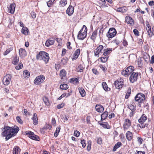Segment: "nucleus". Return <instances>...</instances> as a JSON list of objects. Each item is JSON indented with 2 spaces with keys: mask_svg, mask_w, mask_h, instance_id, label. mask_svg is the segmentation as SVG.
Wrapping results in <instances>:
<instances>
[{
  "mask_svg": "<svg viewBox=\"0 0 154 154\" xmlns=\"http://www.w3.org/2000/svg\"><path fill=\"white\" fill-rule=\"evenodd\" d=\"M19 130V128L17 127L15 128H14L9 126H4L2 135L3 137H5V140L7 141L12 137L15 136Z\"/></svg>",
  "mask_w": 154,
  "mask_h": 154,
  "instance_id": "f257e3e1",
  "label": "nucleus"
},
{
  "mask_svg": "<svg viewBox=\"0 0 154 154\" xmlns=\"http://www.w3.org/2000/svg\"><path fill=\"white\" fill-rule=\"evenodd\" d=\"M36 58L37 60H43L45 64L47 63L49 61V57L48 54L44 51H40L37 54Z\"/></svg>",
  "mask_w": 154,
  "mask_h": 154,
  "instance_id": "f03ea898",
  "label": "nucleus"
},
{
  "mask_svg": "<svg viewBox=\"0 0 154 154\" xmlns=\"http://www.w3.org/2000/svg\"><path fill=\"white\" fill-rule=\"evenodd\" d=\"M87 29L85 25L83 26V28L79 32L77 38L79 39L83 40L86 36Z\"/></svg>",
  "mask_w": 154,
  "mask_h": 154,
  "instance_id": "7ed1b4c3",
  "label": "nucleus"
},
{
  "mask_svg": "<svg viewBox=\"0 0 154 154\" xmlns=\"http://www.w3.org/2000/svg\"><path fill=\"white\" fill-rule=\"evenodd\" d=\"M147 117L144 114H143L138 120V122L140 124H139V127L141 128H144L148 126V124L147 123H144L146 120L147 119Z\"/></svg>",
  "mask_w": 154,
  "mask_h": 154,
  "instance_id": "20e7f679",
  "label": "nucleus"
},
{
  "mask_svg": "<svg viewBox=\"0 0 154 154\" xmlns=\"http://www.w3.org/2000/svg\"><path fill=\"white\" fill-rule=\"evenodd\" d=\"M134 67L132 66H130L126 68L125 70H122V74L125 77H127L133 73L134 71Z\"/></svg>",
  "mask_w": 154,
  "mask_h": 154,
  "instance_id": "39448f33",
  "label": "nucleus"
},
{
  "mask_svg": "<svg viewBox=\"0 0 154 154\" xmlns=\"http://www.w3.org/2000/svg\"><path fill=\"white\" fill-rule=\"evenodd\" d=\"M146 99L145 95L141 93H138L135 97V100L139 103H144Z\"/></svg>",
  "mask_w": 154,
  "mask_h": 154,
  "instance_id": "423d86ee",
  "label": "nucleus"
},
{
  "mask_svg": "<svg viewBox=\"0 0 154 154\" xmlns=\"http://www.w3.org/2000/svg\"><path fill=\"white\" fill-rule=\"evenodd\" d=\"M45 79V77L43 75L37 76L34 81V83L36 85L42 83Z\"/></svg>",
  "mask_w": 154,
  "mask_h": 154,
  "instance_id": "0eeeda50",
  "label": "nucleus"
},
{
  "mask_svg": "<svg viewBox=\"0 0 154 154\" xmlns=\"http://www.w3.org/2000/svg\"><path fill=\"white\" fill-rule=\"evenodd\" d=\"M103 46L102 45H99L94 51V56L95 57H99L100 54L103 53L104 50H103Z\"/></svg>",
  "mask_w": 154,
  "mask_h": 154,
  "instance_id": "6e6552de",
  "label": "nucleus"
},
{
  "mask_svg": "<svg viewBox=\"0 0 154 154\" xmlns=\"http://www.w3.org/2000/svg\"><path fill=\"white\" fill-rule=\"evenodd\" d=\"M12 76L11 75L8 74L5 76L3 80V82L5 85H8L11 80Z\"/></svg>",
  "mask_w": 154,
  "mask_h": 154,
  "instance_id": "1a4fd4ad",
  "label": "nucleus"
},
{
  "mask_svg": "<svg viewBox=\"0 0 154 154\" xmlns=\"http://www.w3.org/2000/svg\"><path fill=\"white\" fill-rule=\"evenodd\" d=\"M116 34V31L114 28H111L109 29L108 32L107 36L109 38H112L115 36Z\"/></svg>",
  "mask_w": 154,
  "mask_h": 154,
  "instance_id": "9d476101",
  "label": "nucleus"
},
{
  "mask_svg": "<svg viewBox=\"0 0 154 154\" xmlns=\"http://www.w3.org/2000/svg\"><path fill=\"white\" fill-rule=\"evenodd\" d=\"M123 79H118L117 81H116L115 82L114 85H115L116 88L120 89L123 87Z\"/></svg>",
  "mask_w": 154,
  "mask_h": 154,
  "instance_id": "9b49d317",
  "label": "nucleus"
},
{
  "mask_svg": "<svg viewBox=\"0 0 154 154\" xmlns=\"http://www.w3.org/2000/svg\"><path fill=\"white\" fill-rule=\"evenodd\" d=\"M131 125V122L130 120L126 119L124 120V122L123 125L124 130L126 131L129 128Z\"/></svg>",
  "mask_w": 154,
  "mask_h": 154,
  "instance_id": "f8f14e48",
  "label": "nucleus"
},
{
  "mask_svg": "<svg viewBox=\"0 0 154 154\" xmlns=\"http://www.w3.org/2000/svg\"><path fill=\"white\" fill-rule=\"evenodd\" d=\"M26 135H29V137L31 139L36 140H38L39 137L34 134V133L31 131H28L25 132Z\"/></svg>",
  "mask_w": 154,
  "mask_h": 154,
  "instance_id": "ddd939ff",
  "label": "nucleus"
},
{
  "mask_svg": "<svg viewBox=\"0 0 154 154\" xmlns=\"http://www.w3.org/2000/svg\"><path fill=\"white\" fill-rule=\"evenodd\" d=\"M138 76V73L133 72L132 73L130 77L129 80L130 82L132 83H133L137 81Z\"/></svg>",
  "mask_w": 154,
  "mask_h": 154,
  "instance_id": "4468645a",
  "label": "nucleus"
},
{
  "mask_svg": "<svg viewBox=\"0 0 154 154\" xmlns=\"http://www.w3.org/2000/svg\"><path fill=\"white\" fill-rule=\"evenodd\" d=\"M74 7L71 5H70L67 8L66 13L69 16H71L73 13L74 11Z\"/></svg>",
  "mask_w": 154,
  "mask_h": 154,
  "instance_id": "2eb2a0df",
  "label": "nucleus"
},
{
  "mask_svg": "<svg viewBox=\"0 0 154 154\" xmlns=\"http://www.w3.org/2000/svg\"><path fill=\"white\" fill-rule=\"evenodd\" d=\"M81 50L80 48L76 50L73 56L72 57V60H75L78 58L80 55Z\"/></svg>",
  "mask_w": 154,
  "mask_h": 154,
  "instance_id": "dca6fc26",
  "label": "nucleus"
},
{
  "mask_svg": "<svg viewBox=\"0 0 154 154\" xmlns=\"http://www.w3.org/2000/svg\"><path fill=\"white\" fill-rule=\"evenodd\" d=\"M20 56L21 58H24L27 55L26 50L23 48H20L19 51Z\"/></svg>",
  "mask_w": 154,
  "mask_h": 154,
  "instance_id": "f3484780",
  "label": "nucleus"
},
{
  "mask_svg": "<svg viewBox=\"0 0 154 154\" xmlns=\"http://www.w3.org/2000/svg\"><path fill=\"white\" fill-rule=\"evenodd\" d=\"M15 6V4L14 3H13L11 4L8 8V10L11 14H13L14 13Z\"/></svg>",
  "mask_w": 154,
  "mask_h": 154,
  "instance_id": "a211bd4d",
  "label": "nucleus"
},
{
  "mask_svg": "<svg viewBox=\"0 0 154 154\" xmlns=\"http://www.w3.org/2000/svg\"><path fill=\"white\" fill-rule=\"evenodd\" d=\"M126 136L128 140L130 141L131 140L133 137L132 133L129 131H128L126 134Z\"/></svg>",
  "mask_w": 154,
  "mask_h": 154,
  "instance_id": "6ab92c4d",
  "label": "nucleus"
},
{
  "mask_svg": "<svg viewBox=\"0 0 154 154\" xmlns=\"http://www.w3.org/2000/svg\"><path fill=\"white\" fill-rule=\"evenodd\" d=\"M33 121V123L34 125H36L38 124V122L36 114L34 113L33 114V117L32 118Z\"/></svg>",
  "mask_w": 154,
  "mask_h": 154,
  "instance_id": "aec40b11",
  "label": "nucleus"
},
{
  "mask_svg": "<svg viewBox=\"0 0 154 154\" xmlns=\"http://www.w3.org/2000/svg\"><path fill=\"white\" fill-rule=\"evenodd\" d=\"M95 109L97 112H102L104 110L103 107L100 105H96L95 106Z\"/></svg>",
  "mask_w": 154,
  "mask_h": 154,
  "instance_id": "412c9836",
  "label": "nucleus"
},
{
  "mask_svg": "<svg viewBox=\"0 0 154 154\" xmlns=\"http://www.w3.org/2000/svg\"><path fill=\"white\" fill-rule=\"evenodd\" d=\"M125 21L128 24L133 25L134 24L133 19L130 17H125Z\"/></svg>",
  "mask_w": 154,
  "mask_h": 154,
  "instance_id": "4be33fe9",
  "label": "nucleus"
},
{
  "mask_svg": "<svg viewBox=\"0 0 154 154\" xmlns=\"http://www.w3.org/2000/svg\"><path fill=\"white\" fill-rule=\"evenodd\" d=\"M20 149L18 146H15L13 150V154H19Z\"/></svg>",
  "mask_w": 154,
  "mask_h": 154,
  "instance_id": "5701e85b",
  "label": "nucleus"
},
{
  "mask_svg": "<svg viewBox=\"0 0 154 154\" xmlns=\"http://www.w3.org/2000/svg\"><path fill=\"white\" fill-rule=\"evenodd\" d=\"M112 51V48H108L106 50H104L103 55L104 56H107Z\"/></svg>",
  "mask_w": 154,
  "mask_h": 154,
  "instance_id": "b1692460",
  "label": "nucleus"
},
{
  "mask_svg": "<svg viewBox=\"0 0 154 154\" xmlns=\"http://www.w3.org/2000/svg\"><path fill=\"white\" fill-rule=\"evenodd\" d=\"M66 72L64 69H62L60 72V75L62 79H63L66 75Z\"/></svg>",
  "mask_w": 154,
  "mask_h": 154,
  "instance_id": "393cba45",
  "label": "nucleus"
},
{
  "mask_svg": "<svg viewBox=\"0 0 154 154\" xmlns=\"http://www.w3.org/2000/svg\"><path fill=\"white\" fill-rule=\"evenodd\" d=\"M54 41L53 40H47L45 44V45L47 47H49L51 45H52L54 44Z\"/></svg>",
  "mask_w": 154,
  "mask_h": 154,
  "instance_id": "a878e982",
  "label": "nucleus"
},
{
  "mask_svg": "<svg viewBox=\"0 0 154 154\" xmlns=\"http://www.w3.org/2000/svg\"><path fill=\"white\" fill-rule=\"evenodd\" d=\"M122 146V143L120 142H118L116 143L113 148V151H116L117 149L119 147Z\"/></svg>",
  "mask_w": 154,
  "mask_h": 154,
  "instance_id": "bb28decb",
  "label": "nucleus"
},
{
  "mask_svg": "<svg viewBox=\"0 0 154 154\" xmlns=\"http://www.w3.org/2000/svg\"><path fill=\"white\" fill-rule=\"evenodd\" d=\"M43 100L46 105L47 106H49V101L47 97H44L43 98Z\"/></svg>",
  "mask_w": 154,
  "mask_h": 154,
  "instance_id": "cd10ccee",
  "label": "nucleus"
},
{
  "mask_svg": "<svg viewBox=\"0 0 154 154\" xmlns=\"http://www.w3.org/2000/svg\"><path fill=\"white\" fill-rule=\"evenodd\" d=\"M108 115V113L105 111L101 115V120H103L106 119Z\"/></svg>",
  "mask_w": 154,
  "mask_h": 154,
  "instance_id": "c85d7f7f",
  "label": "nucleus"
},
{
  "mask_svg": "<svg viewBox=\"0 0 154 154\" xmlns=\"http://www.w3.org/2000/svg\"><path fill=\"white\" fill-rule=\"evenodd\" d=\"M19 61V57L17 56L14 57L12 60V63L14 65L17 64Z\"/></svg>",
  "mask_w": 154,
  "mask_h": 154,
  "instance_id": "c756f323",
  "label": "nucleus"
},
{
  "mask_svg": "<svg viewBox=\"0 0 154 154\" xmlns=\"http://www.w3.org/2000/svg\"><path fill=\"white\" fill-rule=\"evenodd\" d=\"M79 92L82 97H84L85 95V92L84 90L82 88H79Z\"/></svg>",
  "mask_w": 154,
  "mask_h": 154,
  "instance_id": "7c9ffc66",
  "label": "nucleus"
},
{
  "mask_svg": "<svg viewBox=\"0 0 154 154\" xmlns=\"http://www.w3.org/2000/svg\"><path fill=\"white\" fill-rule=\"evenodd\" d=\"M60 87V89L63 90H66L69 88L68 85L66 84L61 85Z\"/></svg>",
  "mask_w": 154,
  "mask_h": 154,
  "instance_id": "2f4dec72",
  "label": "nucleus"
},
{
  "mask_svg": "<svg viewBox=\"0 0 154 154\" xmlns=\"http://www.w3.org/2000/svg\"><path fill=\"white\" fill-rule=\"evenodd\" d=\"M21 32L24 35H27L28 32V29L26 27H23L21 30Z\"/></svg>",
  "mask_w": 154,
  "mask_h": 154,
  "instance_id": "473e14b6",
  "label": "nucleus"
},
{
  "mask_svg": "<svg viewBox=\"0 0 154 154\" xmlns=\"http://www.w3.org/2000/svg\"><path fill=\"white\" fill-rule=\"evenodd\" d=\"M102 85L103 88L105 91H108L109 89V88L108 87V86L105 82H102Z\"/></svg>",
  "mask_w": 154,
  "mask_h": 154,
  "instance_id": "72a5a7b5",
  "label": "nucleus"
},
{
  "mask_svg": "<svg viewBox=\"0 0 154 154\" xmlns=\"http://www.w3.org/2000/svg\"><path fill=\"white\" fill-rule=\"evenodd\" d=\"M84 69V68L81 65H79L76 68L77 72H82Z\"/></svg>",
  "mask_w": 154,
  "mask_h": 154,
  "instance_id": "f704fd0d",
  "label": "nucleus"
},
{
  "mask_svg": "<svg viewBox=\"0 0 154 154\" xmlns=\"http://www.w3.org/2000/svg\"><path fill=\"white\" fill-rule=\"evenodd\" d=\"M55 0H49L47 2V4L48 7H50L54 3V2Z\"/></svg>",
  "mask_w": 154,
  "mask_h": 154,
  "instance_id": "c9c22d12",
  "label": "nucleus"
},
{
  "mask_svg": "<svg viewBox=\"0 0 154 154\" xmlns=\"http://www.w3.org/2000/svg\"><path fill=\"white\" fill-rule=\"evenodd\" d=\"M23 76L25 78H28L30 76V73L29 72L27 71H24L23 74Z\"/></svg>",
  "mask_w": 154,
  "mask_h": 154,
  "instance_id": "e433bc0d",
  "label": "nucleus"
},
{
  "mask_svg": "<svg viewBox=\"0 0 154 154\" xmlns=\"http://www.w3.org/2000/svg\"><path fill=\"white\" fill-rule=\"evenodd\" d=\"M97 35V31L96 30L94 31L91 37V38L93 40H94L96 37Z\"/></svg>",
  "mask_w": 154,
  "mask_h": 154,
  "instance_id": "4c0bfd02",
  "label": "nucleus"
},
{
  "mask_svg": "<svg viewBox=\"0 0 154 154\" xmlns=\"http://www.w3.org/2000/svg\"><path fill=\"white\" fill-rule=\"evenodd\" d=\"M108 57L106 56L102 57L100 58V60L103 63L106 62L107 60Z\"/></svg>",
  "mask_w": 154,
  "mask_h": 154,
  "instance_id": "58836bf2",
  "label": "nucleus"
},
{
  "mask_svg": "<svg viewBox=\"0 0 154 154\" xmlns=\"http://www.w3.org/2000/svg\"><path fill=\"white\" fill-rule=\"evenodd\" d=\"M100 125L104 128L109 129L110 128V126L107 123H100Z\"/></svg>",
  "mask_w": 154,
  "mask_h": 154,
  "instance_id": "ea45409f",
  "label": "nucleus"
},
{
  "mask_svg": "<svg viewBox=\"0 0 154 154\" xmlns=\"http://www.w3.org/2000/svg\"><path fill=\"white\" fill-rule=\"evenodd\" d=\"M70 82L74 84H76L78 82V80L76 78H73L70 79Z\"/></svg>",
  "mask_w": 154,
  "mask_h": 154,
  "instance_id": "a19ab883",
  "label": "nucleus"
},
{
  "mask_svg": "<svg viewBox=\"0 0 154 154\" xmlns=\"http://www.w3.org/2000/svg\"><path fill=\"white\" fill-rule=\"evenodd\" d=\"M131 90L130 88H129V89H128L125 96V98L126 99H128L129 98L131 93Z\"/></svg>",
  "mask_w": 154,
  "mask_h": 154,
  "instance_id": "79ce46f5",
  "label": "nucleus"
},
{
  "mask_svg": "<svg viewBox=\"0 0 154 154\" xmlns=\"http://www.w3.org/2000/svg\"><path fill=\"white\" fill-rule=\"evenodd\" d=\"M60 3L61 6L64 7L67 4V0H61L60 2Z\"/></svg>",
  "mask_w": 154,
  "mask_h": 154,
  "instance_id": "37998d69",
  "label": "nucleus"
},
{
  "mask_svg": "<svg viewBox=\"0 0 154 154\" xmlns=\"http://www.w3.org/2000/svg\"><path fill=\"white\" fill-rule=\"evenodd\" d=\"M145 23L146 26L147 31L150 29H151V26L149 24V22L147 21H146Z\"/></svg>",
  "mask_w": 154,
  "mask_h": 154,
  "instance_id": "c03bdc74",
  "label": "nucleus"
},
{
  "mask_svg": "<svg viewBox=\"0 0 154 154\" xmlns=\"http://www.w3.org/2000/svg\"><path fill=\"white\" fill-rule=\"evenodd\" d=\"M147 31L149 37H152L153 35H154V32H152L151 29L149 30H147Z\"/></svg>",
  "mask_w": 154,
  "mask_h": 154,
  "instance_id": "a18cd8bd",
  "label": "nucleus"
},
{
  "mask_svg": "<svg viewBox=\"0 0 154 154\" xmlns=\"http://www.w3.org/2000/svg\"><path fill=\"white\" fill-rule=\"evenodd\" d=\"M91 149V142L89 141L88 142V144L87 146V150L88 151H89Z\"/></svg>",
  "mask_w": 154,
  "mask_h": 154,
  "instance_id": "49530a36",
  "label": "nucleus"
},
{
  "mask_svg": "<svg viewBox=\"0 0 154 154\" xmlns=\"http://www.w3.org/2000/svg\"><path fill=\"white\" fill-rule=\"evenodd\" d=\"M112 43L114 44H115L116 45H118L120 43V41H119V40H118L117 39H116L115 40H113L112 42Z\"/></svg>",
  "mask_w": 154,
  "mask_h": 154,
  "instance_id": "de8ad7c7",
  "label": "nucleus"
},
{
  "mask_svg": "<svg viewBox=\"0 0 154 154\" xmlns=\"http://www.w3.org/2000/svg\"><path fill=\"white\" fill-rule=\"evenodd\" d=\"M80 134V133L79 131L77 130H75L74 133V136L78 137L79 136Z\"/></svg>",
  "mask_w": 154,
  "mask_h": 154,
  "instance_id": "09e8293b",
  "label": "nucleus"
},
{
  "mask_svg": "<svg viewBox=\"0 0 154 154\" xmlns=\"http://www.w3.org/2000/svg\"><path fill=\"white\" fill-rule=\"evenodd\" d=\"M16 119L18 122L20 124H22L23 122L21 119H20V118L19 116H17L16 117Z\"/></svg>",
  "mask_w": 154,
  "mask_h": 154,
  "instance_id": "8fccbe9b",
  "label": "nucleus"
},
{
  "mask_svg": "<svg viewBox=\"0 0 154 154\" xmlns=\"http://www.w3.org/2000/svg\"><path fill=\"white\" fill-rule=\"evenodd\" d=\"M12 49L11 48H10L7 49L6 51L4 53V55H6L8 54L11 50Z\"/></svg>",
  "mask_w": 154,
  "mask_h": 154,
  "instance_id": "3c124183",
  "label": "nucleus"
},
{
  "mask_svg": "<svg viewBox=\"0 0 154 154\" xmlns=\"http://www.w3.org/2000/svg\"><path fill=\"white\" fill-rule=\"evenodd\" d=\"M65 105V104L64 103H62L61 104L58 105L57 106V108L58 109H60L63 108Z\"/></svg>",
  "mask_w": 154,
  "mask_h": 154,
  "instance_id": "603ef678",
  "label": "nucleus"
},
{
  "mask_svg": "<svg viewBox=\"0 0 154 154\" xmlns=\"http://www.w3.org/2000/svg\"><path fill=\"white\" fill-rule=\"evenodd\" d=\"M81 143L83 147L84 148L86 146V143H85V140L83 139L81 140Z\"/></svg>",
  "mask_w": 154,
  "mask_h": 154,
  "instance_id": "864d4df0",
  "label": "nucleus"
},
{
  "mask_svg": "<svg viewBox=\"0 0 154 154\" xmlns=\"http://www.w3.org/2000/svg\"><path fill=\"white\" fill-rule=\"evenodd\" d=\"M23 67V64L22 63H20L18 66H16L15 68L17 70H19L21 69Z\"/></svg>",
  "mask_w": 154,
  "mask_h": 154,
  "instance_id": "5fc2aeb1",
  "label": "nucleus"
},
{
  "mask_svg": "<svg viewBox=\"0 0 154 154\" xmlns=\"http://www.w3.org/2000/svg\"><path fill=\"white\" fill-rule=\"evenodd\" d=\"M52 124L55 126L56 125V122L55 118H52L51 120Z\"/></svg>",
  "mask_w": 154,
  "mask_h": 154,
  "instance_id": "6e6d98bb",
  "label": "nucleus"
},
{
  "mask_svg": "<svg viewBox=\"0 0 154 154\" xmlns=\"http://www.w3.org/2000/svg\"><path fill=\"white\" fill-rule=\"evenodd\" d=\"M122 44L124 46H126L128 45V42L125 39L123 40Z\"/></svg>",
  "mask_w": 154,
  "mask_h": 154,
  "instance_id": "4d7b16f0",
  "label": "nucleus"
},
{
  "mask_svg": "<svg viewBox=\"0 0 154 154\" xmlns=\"http://www.w3.org/2000/svg\"><path fill=\"white\" fill-rule=\"evenodd\" d=\"M137 141L140 144H142V141H143V140L142 138L140 137H138Z\"/></svg>",
  "mask_w": 154,
  "mask_h": 154,
  "instance_id": "13d9d810",
  "label": "nucleus"
},
{
  "mask_svg": "<svg viewBox=\"0 0 154 154\" xmlns=\"http://www.w3.org/2000/svg\"><path fill=\"white\" fill-rule=\"evenodd\" d=\"M66 93H64L63 94H62L58 99V100H61L62 98L64 97L65 96H66Z\"/></svg>",
  "mask_w": 154,
  "mask_h": 154,
  "instance_id": "bf43d9fd",
  "label": "nucleus"
},
{
  "mask_svg": "<svg viewBox=\"0 0 154 154\" xmlns=\"http://www.w3.org/2000/svg\"><path fill=\"white\" fill-rule=\"evenodd\" d=\"M133 32L135 35L137 36L139 35V32L137 29H134L133 30Z\"/></svg>",
  "mask_w": 154,
  "mask_h": 154,
  "instance_id": "052dcab7",
  "label": "nucleus"
},
{
  "mask_svg": "<svg viewBox=\"0 0 154 154\" xmlns=\"http://www.w3.org/2000/svg\"><path fill=\"white\" fill-rule=\"evenodd\" d=\"M31 16L33 18H35L36 17V14L35 12H32L31 13Z\"/></svg>",
  "mask_w": 154,
  "mask_h": 154,
  "instance_id": "680f3d73",
  "label": "nucleus"
},
{
  "mask_svg": "<svg viewBox=\"0 0 154 154\" xmlns=\"http://www.w3.org/2000/svg\"><path fill=\"white\" fill-rule=\"evenodd\" d=\"M97 143L100 144L102 143V140L101 138L99 137L97 140Z\"/></svg>",
  "mask_w": 154,
  "mask_h": 154,
  "instance_id": "e2e57ef3",
  "label": "nucleus"
},
{
  "mask_svg": "<svg viewBox=\"0 0 154 154\" xmlns=\"http://www.w3.org/2000/svg\"><path fill=\"white\" fill-rule=\"evenodd\" d=\"M93 73L96 75H98L99 74V72L97 71V70L94 69H92Z\"/></svg>",
  "mask_w": 154,
  "mask_h": 154,
  "instance_id": "0e129e2a",
  "label": "nucleus"
},
{
  "mask_svg": "<svg viewBox=\"0 0 154 154\" xmlns=\"http://www.w3.org/2000/svg\"><path fill=\"white\" fill-rule=\"evenodd\" d=\"M71 43L70 42H69L67 43V48L69 49H72V47L70 46Z\"/></svg>",
  "mask_w": 154,
  "mask_h": 154,
  "instance_id": "69168bd1",
  "label": "nucleus"
},
{
  "mask_svg": "<svg viewBox=\"0 0 154 154\" xmlns=\"http://www.w3.org/2000/svg\"><path fill=\"white\" fill-rule=\"evenodd\" d=\"M136 154H145L144 152L136 151L135 153Z\"/></svg>",
  "mask_w": 154,
  "mask_h": 154,
  "instance_id": "338daca9",
  "label": "nucleus"
},
{
  "mask_svg": "<svg viewBox=\"0 0 154 154\" xmlns=\"http://www.w3.org/2000/svg\"><path fill=\"white\" fill-rule=\"evenodd\" d=\"M154 63V55L152 56L151 57L150 63L153 64Z\"/></svg>",
  "mask_w": 154,
  "mask_h": 154,
  "instance_id": "774afa93",
  "label": "nucleus"
}]
</instances>
